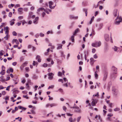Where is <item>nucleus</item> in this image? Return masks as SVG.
Listing matches in <instances>:
<instances>
[{"label": "nucleus", "mask_w": 122, "mask_h": 122, "mask_svg": "<svg viewBox=\"0 0 122 122\" xmlns=\"http://www.w3.org/2000/svg\"><path fill=\"white\" fill-rule=\"evenodd\" d=\"M80 30L79 28H77L73 33V35L71 36V39L72 42H74V37L76 35V34L78 32H79Z\"/></svg>", "instance_id": "nucleus-1"}, {"label": "nucleus", "mask_w": 122, "mask_h": 122, "mask_svg": "<svg viewBox=\"0 0 122 122\" xmlns=\"http://www.w3.org/2000/svg\"><path fill=\"white\" fill-rule=\"evenodd\" d=\"M101 45V43L99 42H96L92 44V46L94 47H97L100 46Z\"/></svg>", "instance_id": "nucleus-2"}, {"label": "nucleus", "mask_w": 122, "mask_h": 122, "mask_svg": "<svg viewBox=\"0 0 122 122\" xmlns=\"http://www.w3.org/2000/svg\"><path fill=\"white\" fill-rule=\"evenodd\" d=\"M57 105L55 103H48L46 105V108H47L50 106L51 107H53L56 106Z\"/></svg>", "instance_id": "nucleus-3"}, {"label": "nucleus", "mask_w": 122, "mask_h": 122, "mask_svg": "<svg viewBox=\"0 0 122 122\" xmlns=\"http://www.w3.org/2000/svg\"><path fill=\"white\" fill-rule=\"evenodd\" d=\"M28 64V62L26 61L23 63L20 66V69L21 70L23 69V68L25 66H26Z\"/></svg>", "instance_id": "nucleus-4"}, {"label": "nucleus", "mask_w": 122, "mask_h": 122, "mask_svg": "<svg viewBox=\"0 0 122 122\" xmlns=\"http://www.w3.org/2000/svg\"><path fill=\"white\" fill-rule=\"evenodd\" d=\"M54 74L52 73H48V76L49 77H48V79L50 80H52L53 78V76Z\"/></svg>", "instance_id": "nucleus-5"}, {"label": "nucleus", "mask_w": 122, "mask_h": 122, "mask_svg": "<svg viewBox=\"0 0 122 122\" xmlns=\"http://www.w3.org/2000/svg\"><path fill=\"white\" fill-rule=\"evenodd\" d=\"M8 29L9 28L8 26H6L5 28V34H6V36L4 37L5 38L6 37L7 38V36L9 33Z\"/></svg>", "instance_id": "nucleus-6"}, {"label": "nucleus", "mask_w": 122, "mask_h": 122, "mask_svg": "<svg viewBox=\"0 0 122 122\" xmlns=\"http://www.w3.org/2000/svg\"><path fill=\"white\" fill-rule=\"evenodd\" d=\"M97 100L96 99L94 100L93 99V100L92 101V105L93 106H95L96 104L97 103Z\"/></svg>", "instance_id": "nucleus-7"}, {"label": "nucleus", "mask_w": 122, "mask_h": 122, "mask_svg": "<svg viewBox=\"0 0 122 122\" xmlns=\"http://www.w3.org/2000/svg\"><path fill=\"white\" fill-rule=\"evenodd\" d=\"M104 37L105 40L107 41H108L109 40V35L107 34L104 35Z\"/></svg>", "instance_id": "nucleus-8"}, {"label": "nucleus", "mask_w": 122, "mask_h": 122, "mask_svg": "<svg viewBox=\"0 0 122 122\" xmlns=\"http://www.w3.org/2000/svg\"><path fill=\"white\" fill-rule=\"evenodd\" d=\"M49 7L51 9H53L54 8V6L53 7L52 6V5H53V3L52 1H50V2H49Z\"/></svg>", "instance_id": "nucleus-9"}, {"label": "nucleus", "mask_w": 122, "mask_h": 122, "mask_svg": "<svg viewBox=\"0 0 122 122\" xmlns=\"http://www.w3.org/2000/svg\"><path fill=\"white\" fill-rule=\"evenodd\" d=\"M14 42H15L16 44L17 45H18L19 44V43L17 39H14L13 40L12 42V43H14Z\"/></svg>", "instance_id": "nucleus-10"}, {"label": "nucleus", "mask_w": 122, "mask_h": 122, "mask_svg": "<svg viewBox=\"0 0 122 122\" xmlns=\"http://www.w3.org/2000/svg\"><path fill=\"white\" fill-rule=\"evenodd\" d=\"M107 73H105L104 75V76L103 79V80L105 81L107 77Z\"/></svg>", "instance_id": "nucleus-11"}, {"label": "nucleus", "mask_w": 122, "mask_h": 122, "mask_svg": "<svg viewBox=\"0 0 122 122\" xmlns=\"http://www.w3.org/2000/svg\"><path fill=\"white\" fill-rule=\"evenodd\" d=\"M115 118L114 117H108L107 118V121H112Z\"/></svg>", "instance_id": "nucleus-12"}, {"label": "nucleus", "mask_w": 122, "mask_h": 122, "mask_svg": "<svg viewBox=\"0 0 122 122\" xmlns=\"http://www.w3.org/2000/svg\"><path fill=\"white\" fill-rule=\"evenodd\" d=\"M4 76H1L0 77V81L3 82H4L5 81V79L4 78Z\"/></svg>", "instance_id": "nucleus-13"}, {"label": "nucleus", "mask_w": 122, "mask_h": 122, "mask_svg": "<svg viewBox=\"0 0 122 122\" xmlns=\"http://www.w3.org/2000/svg\"><path fill=\"white\" fill-rule=\"evenodd\" d=\"M117 9L114 10L113 12V15L115 17H116L117 16Z\"/></svg>", "instance_id": "nucleus-14"}, {"label": "nucleus", "mask_w": 122, "mask_h": 122, "mask_svg": "<svg viewBox=\"0 0 122 122\" xmlns=\"http://www.w3.org/2000/svg\"><path fill=\"white\" fill-rule=\"evenodd\" d=\"M13 69L12 68H10L9 69H8L7 71V73H10V72H13Z\"/></svg>", "instance_id": "nucleus-15"}, {"label": "nucleus", "mask_w": 122, "mask_h": 122, "mask_svg": "<svg viewBox=\"0 0 122 122\" xmlns=\"http://www.w3.org/2000/svg\"><path fill=\"white\" fill-rule=\"evenodd\" d=\"M15 20V19H13L11 20L10 21V24L11 25H13L15 23L14 21Z\"/></svg>", "instance_id": "nucleus-16"}, {"label": "nucleus", "mask_w": 122, "mask_h": 122, "mask_svg": "<svg viewBox=\"0 0 122 122\" xmlns=\"http://www.w3.org/2000/svg\"><path fill=\"white\" fill-rule=\"evenodd\" d=\"M115 20H118L119 21H120V22H122V18L121 17L117 16Z\"/></svg>", "instance_id": "nucleus-17"}, {"label": "nucleus", "mask_w": 122, "mask_h": 122, "mask_svg": "<svg viewBox=\"0 0 122 122\" xmlns=\"http://www.w3.org/2000/svg\"><path fill=\"white\" fill-rule=\"evenodd\" d=\"M112 91L114 92V94L116 95L117 94L118 91L115 89H113Z\"/></svg>", "instance_id": "nucleus-18"}, {"label": "nucleus", "mask_w": 122, "mask_h": 122, "mask_svg": "<svg viewBox=\"0 0 122 122\" xmlns=\"http://www.w3.org/2000/svg\"><path fill=\"white\" fill-rule=\"evenodd\" d=\"M39 18L38 17H36L35 18V21H34L33 22L35 24H37V21L38 20Z\"/></svg>", "instance_id": "nucleus-19"}, {"label": "nucleus", "mask_w": 122, "mask_h": 122, "mask_svg": "<svg viewBox=\"0 0 122 122\" xmlns=\"http://www.w3.org/2000/svg\"><path fill=\"white\" fill-rule=\"evenodd\" d=\"M60 53L61 54V56L62 57H63L64 58H65V55L64 54L63 52L62 51H61L60 52Z\"/></svg>", "instance_id": "nucleus-20"}, {"label": "nucleus", "mask_w": 122, "mask_h": 122, "mask_svg": "<svg viewBox=\"0 0 122 122\" xmlns=\"http://www.w3.org/2000/svg\"><path fill=\"white\" fill-rule=\"evenodd\" d=\"M97 71H96L95 72V77L96 78V79H97L98 78V75L97 74Z\"/></svg>", "instance_id": "nucleus-21"}, {"label": "nucleus", "mask_w": 122, "mask_h": 122, "mask_svg": "<svg viewBox=\"0 0 122 122\" xmlns=\"http://www.w3.org/2000/svg\"><path fill=\"white\" fill-rule=\"evenodd\" d=\"M120 21H119L117 20H116V21L114 22V23L116 25H119V24L120 23Z\"/></svg>", "instance_id": "nucleus-22"}, {"label": "nucleus", "mask_w": 122, "mask_h": 122, "mask_svg": "<svg viewBox=\"0 0 122 122\" xmlns=\"http://www.w3.org/2000/svg\"><path fill=\"white\" fill-rule=\"evenodd\" d=\"M58 47H57V49H60L62 48V45L61 44H58Z\"/></svg>", "instance_id": "nucleus-23"}, {"label": "nucleus", "mask_w": 122, "mask_h": 122, "mask_svg": "<svg viewBox=\"0 0 122 122\" xmlns=\"http://www.w3.org/2000/svg\"><path fill=\"white\" fill-rule=\"evenodd\" d=\"M44 10L45 9L41 7L38 9L37 10V11L39 12H40L41 11H42L43 10Z\"/></svg>", "instance_id": "nucleus-24"}, {"label": "nucleus", "mask_w": 122, "mask_h": 122, "mask_svg": "<svg viewBox=\"0 0 122 122\" xmlns=\"http://www.w3.org/2000/svg\"><path fill=\"white\" fill-rule=\"evenodd\" d=\"M77 109V110H75V112L78 113L81 112V110L79 108Z\"/></svg>", "instance_id": "nucleus-25"}, {"label": "nucleus", "mask_w": 122, "mask_h": 122, "mask_svg": "<svg viewBox=\"0 0 122 122\" xmlns=\"http://www.w3.org/2000/svg\"><path fill=\"white\" fill-rule=\"evenodd\" d=\"M83 11L85 12V13L86 14V16H87V10L86 9H83Z\"/></svg>", "instance_id": "nucleus-26"}, {"label": "nucleus", "mask_w": 122, "mask_h": 122, "mask_svg": "<svg viewBox=\"0 0 122 122\" xmlns=\"http://www.w3.org/2000/svg\"><path fill=\"white\" fill-rule=\"evenodd\" d=\"M112 69L113 71H117V68L115 67L114 66H113L112 67Z\"/></svg>", "instance_id": "nucleus-27"}, {"label": "nucleus", "mask_w": 122, "mask_h": 122, "mask_svg": "<svg viewBox=\"0 0 122 122\" xmlns=\"http://www.w3.org/2000/svg\"><path fill=\"white\" fill-rule=\"evenodd\" d=\"M62 73L60 71H59L58 73V75L59 76H61Z\"/></svg>", "instance_id": "nucleus-28"}, {"label": "nucleus", "mask_w": 122, "mask_h": 122, "mask_svg": "<svg viewBox=\"0 0 122 122\" xmlns=\"http://www.w3.org/2000/svg\"><path fill=\"white\" fill-rule=\"evenodd\" d=\"M120 109L118 108H116L114 109V110L115 111H118L120 110Z\"/></svg>", "instance_id": "nucleus-29"}, {"label": "nucleus", "mask_w": 122, "mask_h": 122, "mask_svg": "<svg viewBox=\"0 0 122 122\" xmlns=\"http://www.w3.org/2000/svg\"><path fill=\"white\" fill-rule=\"evenodd\" d=\"M22 8H19L18 9V11L20 12H21L22 11Z\"/></svg>", "instance_id": "nucleus-30"}, {"label": "nucleus", "mask_w": 122, "mask_h": 122, "mask_svg": "<svg viewBox=\"0 0 122 122\" xmlns=\"http://www.w3.org/2000/svg\"><path fill=\"white\" fill-rule=\"evenodd\" d=\"M99 66H97L96 67V69H97V72H98L99 71Z\"/></svg>", "instance_id": "nucleus-31"}, {"label": "nucleus", "mask_w": 122, "mask_h": 122, "mask_svg": "<svg viewBox=\"0 0 122 122\" xmlns=\"http://www.w3.org/2000/svg\"><path fill=\"white\" fill-rule=\"evenodd\" d=\"M69 121L71 122H74V121H73V120H72V117H70L69 118Z\"/></svg>", "instance_id": "nucleus-32"}, {"label": "nucleus", "mask_w": 122, "mask_h": 122, "mask_svg": "<svg viewBox=\"0 0 122 122\" xmlns=\"http://www.w3.org/2000/svg\"><path fill=\"white\" fill-rule=\"evenodd\" d=\"M113 116V114L112 113H109L107 115V116L108 117H111L112 116Z\"/></svg>", "instance_id": "nucleus-33"}, {"label": "nucleus", "mask_w": 122, "mask_h": 122, "mask_svg": "<svg viewBox=\"0 0 122 122\" xmlns=\"http://www.w3.org/2000/svg\"><path fill=\"white\" fill-rule=\"evenodd\" d=\"M13 35V36H16L17 35V33L15 31H14L12 33Z\"/></svg>", "instance_id": "nucleus-34"}, {"label": "nucleus", "mask_w": 122, "mask_h": 122, "mask_svg": "<svg viewBox=\"0 0 122 122\" xmlns=\"http://www.w3.org/2000/svg\"><path fill=\"white\" fill-rule=\"evenodd\" d=\"M0 74H1L2 75H4L5 74V71H2L0 72Z\"/></svg>", "instance_id": "nucleus-35"}, {"label": "nucleus", "mask_w": 122, "mask_h": 122, "mask_svg": "<svg viewBox=\"0 0 122 122\" xmlns=\"http://www.w3.org/2000/svg\"><path fill=\"white\" fill-rule=\"evenodd\" d=\"M54 86L53 85H51L49 86L48 87V89H49L50 88H53L54 87Z\"/></svg>", "instance_id": "nucleus-36"}, {"label": "nucleus", "mask_w": 122, "mask_h": 122, "mask_svg": "<svg viewBox=\"0 0 122 122\" xmlns=\"http://www.w3.org/2000/svg\"><path fill=\"white\" fill-rule=\"evenodd\" d=\"M25 70L27 72L29 71V67H26L25 68Z\"/></svg>", "instance_id": "nucleus-37"}, {"label": "nucleus", "mask_w": 122, "mask_h": 122, "mask_svg": "<svg viewBox=\"0 0 122 122\" xmlns=\"http://www.w3.org/2000/svg\"><path fill=\"white\" fill-rule=\"evenodd\" d=\"M37 62H36L35 61H34L33 63V66H35L37 64Z\"/></svg>", "instance_id": "nucleus-38"}, {"label": "nucleus", "mask_w": 122, "mask_h": 122, "mask_svg": "<svg viewBox=\"0 0 122 122\" xmlns=\"http://www.w3.org/2000/svg\"><path fill=\"white\" fill-rule=\"evenodd\" d=\"M93 96H94L97 97H98L99 96L98 92H97V93L96 94L94 95Z\"/></svg>", "instance_id": "nucleus-39"}, {"label": "nucleus", "mask_w": 122, "mask_h": 122, "mask_svg": "<svg viewBox=\"0 0 122 122\" xmlns=\"http://www.w3.org/2000/svg\"><path fill=\"white\" fill-rule=\"evenodd\" d=\"M12 15V14L11 12H10L8 16L10 17H11Z\"/></svg>", "instance_id": "nucleus-40"}, {"label": "nucleus", "mask_w": 122, "mask_h": 122, "mask_svg": "<svg viewBox=\"0 0 122 122\" xmlns=\"http://www.w3.org/2000/svg\"><path fill=\"white\" fill-rule=\"evenodd\" d=\"M63 110L64 111H65L66 112V110L67 109L66 107L65 106H63Z\"/></svg>", "instance_id": "nucleus-41"}, {"label": "nucleus", "mask_w": 122, "mask_h": 122, "mask_svg": "<svg viewBox=\"0 0 122 122\" xmlns=\"http://www.w3.org/2000/svg\"><path fill=\"white\" fill-rule=\"evenodd\" d=\"M40 35L41 37H43L44 36V34L42 33H40Z\"/></svg>", "instance_id": "nucleus-42"}, {"label": "nucleus", "mask_w": 122, "mask_h": 122, "mask_svg": "<svg viewBox=\"0 0 122 122\" xmlns=\"http://www.w3.org/2000/svg\"><path fill=\"white\" fill-rule=\"evenodd\" d=\"M93 57L94 58L96 59L97 58L98 56L96 54L94 55Z\"/></svg>", "instance_id": "nucleus-43"}, {"label": "nucleus", "mask_w": 122, "mask_h": 122, "mask_svg": "<svg viewBox=\"0 0 122 122\" xmlns=\"http://www.w3.org/2000/svg\"><path fill=\"white\" fill-rule=\"evenodd\" d=\"M10 86H8L6 88V90L7 91H9V89L10 88Z\"/></svg>", "instance_id": "nucleus-44"}, {"label": "nucleus", "mask_w": 122, "mask_h": 122, "mask_svg": "<svg viewBox=\"0 0 122 122\" xmlns=\"http://www.w3.org/2000/svg\"><path fill=\"white\" fill-rule=\"evenodd\" d=\"M6 93V92L5 91H3L2 92V94L3 95H5Z\"/></svg>", "instance_id": "nucleus-45"}, {"label": "nucleus", "mask_w": 122, "mask_h": 122, "mask_svg": "<svg viewBox=\"0 0 122 122\" xmlns=\"http://www.w3.org/2000/svg\"><path fill=\"white\" fill-rule=\"evenodd\" d=\"M20 7V5L19 4H16L15 6V8H16L18 7Z\"/></svg>", "instance_id": "nucleus-46"}, {"label": "nucleus", "mask_w": 122, "mask_h": 122, "mask_svg": "<svg viewBox=\"0 0 122 122\" xmlns=\"http://www.w3.org/2000/svg\"><path fill=\"white\" fill-rule=\"evenodd\" d=\"M81 118V117H77V122H79V121L80 120Z\"/></svg>", "instance_id": "nucleus-47"}, {"label": "nucleus", "mask_w": 122, "mask_h": 122, "mask_svg": "<svg viewBox=\"0 0 122 122\" xmlns=\"http://www.w3.org/2000/svg\"><path fill=\"white\" fill-rule=\"evenodd\" d=\"M22 21V24L23 25L27 23V22L25 21V20H24Z\"/></svg>", "instance_id": "nucleus-48"}, {"label": "nucleus", "mask_w": 122, "mask_h": 122, "mask_svg": "<svg viewBox=\"0 0 122 122\" xmlns=\"http://www.w3.org/2000/svg\"><path fill=\"white\" fill-rule=\"evenodd\" d=\"M2 71H5V67L3 66H2Z\"/></svg>", "instance_id": "nucleus-49"}, {"label": "nucleus", "mask_w": 122, "mask_h": 122, "mask_svg": "<svg viewBox=\"0 0 122 122\" xmlns=\"http://www.w3.org/2000/svg\"><path fill=\"white\" fill-rule=\"evenodd\" d=\"M96 51V49L94 48H93L92 49V53H94Z\"/></svg>", "instance_id": "nucleus-50"}, {"label": "nucleus", "mask_w": 122, "mask_h": 122, "mask_svg": "<svg viewBox=\"0 0 122 122\" xmlns=\"http://www.w3.org/2000/svg\"><path fill=\"white\" fill-rule=\"evenodd\" d=\"M90 60L91 61H92L94 62L95 61L93 58H91L90 59Z\"/></svg>", "instance_id": "nucleus-51"}, {"label": "nucleus", "mask_w": 122, "mask_h": 122, "mask_svg": "<svg viewBox=\"0 0 122 122\" xmlns=\"http://www.w3.org/2000/svg\"><path fill=\"white\" fill-rule=\"evenodd\" d=\"M3 51L2 50H1L0 51V56H2L3 55L2 52Z\"/></svg>", "instance_id": "nucleus-52"}, {"label": "nucleus", "mask_w": 122, "mask_h": 122, "mask_svg": "<svg viewBox=\"0 0 122 122\" xmlns=\"http://www.w3.org/2000/svg\"><path fill=\"white\" fill-rule=\"evenodd\" d=\"M113 103H110L109 104V106L111 107H112V105Z\"/></svg>", "instance_id": "nucleus-53"}, {"label": "nucleus", "mask_w": 122, "mask_h": 122, "mask_svg": "<svg viewBox=\"0 0 122 122\" xmlns=\"http://www.w3.org/2000/svg\"><path fill=\"white\" fill-rule=\"evenodd\" d=\"M63 85L64 86H65L66 87H67L68 86V85H67V83H65V84H63Z\"/></svg>", "instance_id": "nucleus-54"}, {"label": "nucleus", "mask_w": 122, "mask_h": 122, "mask_svg": "<svg viewBox=\"0 0 122 122\" xmlns=\"http://www.w3.org/2000/svg\"><path fill=\"white\" fill-rule=\"evenodd\" d=\"M23 97L24 98H25L27 99H28L29 98L26 95H24L23 96Z\"/></svg>", "instance_id": "nucleus-55"}, {"label": "nucleus", "mask_w": 122, "mask_h": 122, "mask_svg": "<svg viewBox=\"0 0 122 122\" xmlns=\"http://www.w3.org/2000/svg\"><path fill=\"white\" fill-rule=\"evenodd\" d=\"M23 18V16H20L18 18L19 20H21Z\"/></svg>", "instance_id": "nucleus-56"}, {"label": "nucleus", "mask_w": 122, "mask_h": 122, "mask_svg": "<svg viewBox=\"0 0 122 122\" xmlns=\"http://www.w3.org/2000/svg\"><path fill=\"white\" fill-rule=\"evenodd\" d=\"M71 108H75L76 109H78L79 107L77 106H75V107H71Z\"/></svg>", "instance_id": "nucleus-57"}, {"label": "nucleus", "mask_w": 122, "mask_h": 122, "mask_svg": "<svg viewBox=\"0 0 122 122\" xmlns=\"http://www.w3.org/2000/svg\"><path fill=\"white\" fill-rule=\"evenodd\" d=\"M58 81L61 82L62 83H63V80L62 79H59L58 80Z\"/></svg>", "instance_id": "nucleus-58"}, {"label": "nucleus", "mask_w": 122, "mask_h": 122, "mask_svg": "<svg viewBox=\"0 0 122 122\" xmlns=\"http://www.w3.org/2000/svg\"><path fill=\"white\" fill-rule=\"evenodd\" d=\"M114 49L115 51H117L118 49L117 47H115L114 48Z\"/></svg>", "instance_id": "nucleus-59"}, {"label": "nucleus", "mask_w": 122, "mask_h": 122, "mask_svg": "<svg viewBox=\"0 0 122 122\" xmlns=\"http://www.w3.org/2000/svg\"><path fill=\"white\" fill-rule=\"evenodd\" d=\"M43 66L44 67H46L47 66V64H46L44 63L43 65Z\"/></svg>", "instance_id": "nucleus-60"}, {"label": "nucleus", "mask_w": 122, "mask_h": 122, "mask_svg": "<svg viewBox=\"0 0 122 122\" xmlns=\"http://www.w3.org/2000/svg\"><path fill=\"white\" fill-rule=\"evenodd\" d=\"M70 18L71 19H74L75 17H74L73 15H70Z\"/></svg>", "instance_id": "nucleus-61"}, {"label": "nucleus", "mask_w": 122, "mask_h": 122, "mask_svg": "<svg viewBox=\"0 0 122 122\" xmlns=\"http://www.w3.org/2000/svg\"><path fill=\"white\" fill-rule=\"evenodd\" d=\"M98 117V118L99 119H100V117L99 116L98 117V116L97 115H96V116H95V119H96V118H97Z\"/></svg>", "instance_id": "nucleus-62"}, {"label": "nucleus", "mask_w": 122, "mask_h": 122, "mask_svg": "<svg viewBox=\"0 0 122 122\" xmlns=\"http://www.w3.org/2000/svg\"><path fill=\"white\" fill-rule=\"evenodd\" d=\"M10 77L9 76H7V78H6V81H8V80H10Z\"/></svg>", "instance_id": "nucleus-63"}, {"label": "nucleus", "mask_w": 122, "mask_h": 122, "mask_svg": "<svg viewBox=\"0 0 122 122\" xmlns=\"http://www.w3.org/2000/svg\"><path fill=\"white\" fill-rule=\"evenodd\" d=\"M17 64V62H14L12 63V65L14 66H15Z\"/></svg>", "instance_id": "nucleus-64"}]
</instances>
